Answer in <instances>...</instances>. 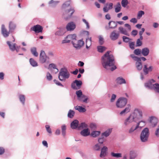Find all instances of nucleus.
<instances>
[{"label": "nucleus", "instance_id": "f257e3e1", "mask_svg": "<svg viewBox=\"0 0 159 159\" xmlns=\"http://www.w3.org/2000/svg\"><path fill=\"white\" fill-rule=\"evenodd\" d=\"M107 52L102 57V66L107 70H110L113 71L116 68L114 65V59L113 55L109 54Z\"/></svg>", "mask_w": 159, "mask_h": 159}, {"label": "nucleus", "instance_id": "f03ea898", "mask_svg": "<svg viewBox=\"0 0 159 159\" xmlns=\"http://www.w3.org/2000/svg\"><path fill=\"white\" fill-rule=\"evenodd\" d=\"M70 76V73L66 68L64 67L61 69L58 75V78L60 81H65Z\"/></svg>", "mask_w": 159, "mask_h": 159}, {"label": "nucleus", "instance_id": "7ed1b4c3", "mask_svg": "<svg viewBox=\"0 0 159 159\" xmlns=\"http://www.w3.org/2000/svg\"><path fill=\"white\" fill-rule=\"evenodd\" d=\"M149 135V129L147 128L143 129L140 135L141 141L143 142L147 141Z\"/></svg>", "mask_w": 159, "mask_h": 159}, {"label": "nucleus", "instance_id": "20e7f679", "mask_svg": "<svg viewBox=\"0 0 159 159\" xmlns=\"http://www.w3.org/2000/svg\"><path fill=\"white\" fill-rule=\"evenodd\" d=\"M75 93L77 96V100L81 102L87 103L88 98L85 95L83 94L82 91L80 90L77 91Z\"/></svg>", "mask_w": 159, "mask_h": 159}, {"label": "nucleus", "instance_id": "39448f33", "mask_svg": "<svg viewBox=\"0 0 159 159\" xmlns=\"http://www.w3.org/2000/svg\"><path fill=\"white\" fill-rule=\"evenodd\" d=\"M130 57L136 61L135 63L136 67L138 70H141L143 68V65L141 62L140 58L135 56L134 54H131Z\"/></svg>", "mask_w": 159, "mask_h": 159}, {"label": "nucleus", "instance_id": "423d86ee", "mask_svg": "<svg viewBox=\"0 0 159 159\" xmlns=\"http://www.w3.org/2000/svg\"><path fill=\"white\" fill-rule=\"evenodd\" d=\"M124 26L127 28V30L122 27L120 26L118 28L119 30L121 33L129 36V34L128 32L130 31L131 30V26L129 24L127 23L125 24Z\"/></svg>", "mask_w": 159, "mask_h": 159}, {"label": "nucleus", "instance_id": "0eeeda50", "mask_svg": "<svg viewBox=\"0 0 159 159\" xmlns=\"http://www.w3.org/2000/svg\"><path fill=\"white\" fill-rule=\"evenodd\" d=\"M127 99L124 98H120L116 102V105L118 108H122L126 104Z\"/></svg>", "mask_w": 159, "mask_h": 159}, {"label": "nucleus", "instance_id": "6e6552de", "mask_svg": "<svg viewBox=\"0 0 159 159\" xmlns=\"http://www.w3.org/2000/svg\"><path fill=\"white\" fill-rule=\"evenodd\" d=\"M136 118V115L135 113H131L129 116L126 118L124 121V125L127 126L130 123L134 121Z\"/></svg>", "mask_w": 159, "mask_h": 159}, {"label": "nucleus", "instance_id": "1a4fd4ad", "mask_svg": "<svg viewBox=\"0 0 159 159\" xmlns=\"http://www.w3.org/2000/svg\"><path fill=\"white\" fill-rule=\"evenodd\" d=\"M72 43L74 47L77 49H80L84 44L82 40L77 41L76 39L74 41H72Z\"/></svg>", "mask_w": 159, "mask_h": 159}, {"label": "nucleus", "instance_id": "9d476101", "mask_svg": "<svg viewBox=\"0 0 159 159\" xmlns=\"http://www.w3.org/2000/svg\"><path fill=\"white\" fill-rule=\"evenodd\" d=\"M82 84V83L81 81L75 80L71 83V87L74 90L79 89L81 88Z\"/></svg>", "mask_w": 159, "mask_h": 159}, {"label": "nucleus", "instance_id": "9b49d317", "mask_svg": "<svg viewBox=\"0 0 159 159\" xmlns=\"http://www.w3.org/2000/svg\"><path fill=\"white\" fill-rule=\"evenodd\" d=\"M76 36L75 34H69L67 35L65 39L62 41V43H69L72 40V41H74L76 39Z\"/></svg>", "mask_w": 159, "mask_h": 159}, {"label": "nucleus", "instance_id": "f8f14e48", "mask_svg": "<svg viewBox=\"0 0 159 159\" xmlns=\"http://www.w3.org/2000/svg\"><path fill=\"white\" fill-rule=\"evenodd\" d=\"M47 58L48 59L49 57L46 56L44 51H41L39 56V61L42 64L46 62Z\"/></svg>", "mask_w": 159, "mask_h": 159}, {"label": "nucleus", "instance_id": "ddd939ff", "mask_svg": "<svg viewBox=\"0 0 159 159\" xmlns=\"http://www.w3.org/2000/svg\"><path fill=\"white\" fill-rule=\"evenodd\" d=\"M75 11V10L74 8H71L69 9L66 10L64 13L63 15L64 16H67L66 19H67L71 17Z\"/></svg>", "mask_w": 159, "mask_h": 159}, {"label": "nucleus", "instance_id": "4468645a", "mask_svg": "<svg viewBox=\"0 0 159 159\" xmlns=\"http://www.w3.org/2000/svg\"><path fill=\"white\" fill-rule=\"evenodd\" d=\"M30 30L32 31H34L36 33H39L42 32L43 28L40 25H37L32 27Z\"/></svg>", "mask_w": 159, "mask_h": 159}, {"label": "nucleus", "instance_id": "2eb2a0df", "mask_svg": "<svg viewBox=\"0 0 159 159\" xmlns=\"http://www.w3.org/2000/svg\"><path fill=\"white\" fill-rule=\"evenodd\" d=\"M155 81L153 79H151L144 83L145 87L150 89H152L154 86V84L152 83H155Z\"/></svg>", "mask_w": 159, "mask_h": 159}, {"label": "nucleus", "instance_id": "dca6fc26", "mask_svg": "<svg viewBox=\"0 0 159 159\" xmlns=\"http://www.w3.org/2000/svg\"><path fill=\"white\" fill-rule=\"evenodd\" d=\"M120 34L117 32L116 30H114L110 34V37L113 41H115L118 39L119 37Z\"/></svg>", "mask_w": 159, "mask_h": 159}, {"label": "nucleus", "instance_id": "f3484780", "mask_svg": "<svg viewBox=\"0 0 159 159\" xmlns=\"http://www.w3.org/2000/svg\"><path fill=\"white\" fill-rule=\"evenodd\" d=\"M143 123V126H144L145 125V121L142 120L140 121L138 123L136 126L134 127V126H133L129 130V134H131L134 130H136L139 127V125H140V123Z\"/></svg>", "mask_w": 159, "mask_h": 159}, {"label": "nucleus", "instance_id": "a211bd4d", "mask_svg": "<svg viewBox=\"0 0 159 159\" xmlns=\"http://www.w3.org/2000/svg\"><path fill=\"white\" fill-rule=\"evenodd\" d=\"M76 25L73 22H71L68 23L66 27V29L67 31L73 30L75 28Z\"/></svg>", "mask_w": 159, "mask_h": 159}, {"label": "nucleus", "instance_id": "6ab92c4d", "mask_svg": "<svg viewBox=\"0 0 159 159\" xmlns=\"http://www.w3.org/2000/svg\"><path fill=\"white\" fill-rule=\"evenodd\" d=\"M1 32L3 37L6 38L8 37L10 32L9 31L8 32L5 28L4 25H2L1 27Z\"/></svg>", "mask_w": 159, "mask_h": 159}, {"label": "nucleus", "instance_id": "aec40b11", "mask_svg": "<svg viewBox=\"0 0 159 159\" xmlns=\"http://www.w3.org/2000/svg\"><path fill=\"white\" fill-rule=\"evenodd\" d=\"M116 84L119 85L125 84L126 83L125 80L121 76L117 77L116 80Z\"/></svg>", "mask_w": 159, "mask_h": 159}, {"label": "nucleus", "instance_id": "412c9836", "mask_svg": "<svg viewBox=\"0 0 159 159\" xmlns=\"http://www.w3.org/2000/svg\"><path fill=\"white\" fill-rule=\"evenodd\" d=\"M107 148L106 146H103L101 149L100 157L103 158L105 157L107 154Z\"/></svg>", "mask_w": 159, "mask_h": 159}, {"label": "nucleus", "instance_id": "4be33fe9", "mask_svg": "<svg viewBox=\"0 0 159 159\" xmlns=\"http://www.w3.org/2000/svg\"><path fill=\"white\" fill-rule=\"evenodd\" d=\"M9 48L12 51H14L16 49V44L15 43H13L10 41H7V42Z\"/></svg>", "mask_w": 159, "mask_h": 159}, {"label": "nucleus", "instance_id": "5701e85b", "mask_svg": "<svg viewBox=\"0 0 159 159\" xmlns=\"http://www.w3.org/2000/svg\"><path fill=\"white\" fill-rule=\"evenodd\" d=\"M58 29L59 30L56 32L55 34V35L58 36L63 35L65 32V28L60 27Z\"/></svg>", "mask_w": 159, "mask_h": 159}, {"label": "nucleus", "instance_id": "b1692460", "mask_svg": "<svg viewBox=\"0 0 159 159\" xmlns=\"http://www.w3.org/2000/svg\"><path fill=\"white\" fill-rule=\"evenodd\" d=\"M113 4L112 3H107L106 6L103 8V11L105 12H107L109 10H111L113 8Z\"/></svg>", "mask_w": 159, "mask_h": 159}, {"label": "nucleus", "instance_id": "393cba45", "mask_svg": "<svg viewBox=\"0 0 159 159\" xmlns=\"http://www.w3.org/2000/svg\"><path fill=\"white\" fill-rule=\"evenodd\" d=\"M152 66H150L149 67H148L147 65H144L143 70L144 74L147 75L149 71H152Z\"/></svg>", "mask_w": 159, "mask_h": 159}, {"label": "nucleus", "instance_id": "a878e982", "mask_svg": "<svg viewBox=\"0 0 159 159\" xmlns=\"http://www.w3.org/2000/svg\"><path fill=\"white\" fill-rule=\"evenodd\" d=\"M157 119L155 117L151 116L150 117V122L153 127L157 125Z\"/></svg>", "mask_w": 159, "mask_h": 159}, {"label": "nucleus", "instance_id": "bb28decb", "mask_svg": "<svg viewBox=\"0 0 159 159\" xmlns=\"http://www.w3.org/2000/svg\"><path fill=\"white\" fill-rule=\"evenodd\" d=\"M131 110V106L129 105H128L125 108L121 111L120 114V115L125 114L129 112Z\"/></svg>", "mask_w": 159, "mask_h": 159}, {"label": "nucleus", "instance_id": "cd10ccee", "mask_svg": "<svg viewBox=\"0 0 159 159\" xmlns=\"http://www.w3.org/2000/svg\"><path fill=\"white\" fill-rule=\"evenodd\" d=\"M79 121L77 120H74L70 124V127L73 129H76L78 126Z\"/></svg>", "mask_w": 159, "mask_h": 159}, {"label": "nucleus", "instance_id": "c85d7f7f", "mask_svg": "<svg viewBox=\"0 0 159 159\" xmlns=\"http://www.w3.org/2000/svg\"><path fill=\"white\" fill-rule=\"evenodd\" d=\"M149 50L148 48H143L141 50V54L144 56H147L149 53Z\"/></svg>", "mask_w": 159, "mask_h": 159}, {"label": "nucleus", "instance_id": "c756f323", "mask_svg": "<svg viewBox=\"0 0 159 159\" xmlns=\"http://www.w3.org/2000/svg\"><path fill=\"white\" fill-rule=\"evenodd\" d=\"M117 25V23L115 21H110L108 23V25L110 29H114L116 27Z\"/></svg>", "mask_w": 159, "mask_h": 159}, {"label": "nucleus", "instance_id": "7c9ffc66", "mask_svg": "<svg viewBox=\"0 0 159 159\" xmlns=\"http://www.w3.org/2000/svg\"><path fill=\"white\" fill-rule=\"evenodd\" d=\"M81 135L83 136H87L90 135V133L88 129H84L80 132Z\"/></svg>", "mask_w": 159, "mask_h": 159}, {"label": "nucleus", "instance_id": "2f4dec72", "mask_svg": "<svg viewBox=\"0 0 159 159\" xmlns=\"http://www.w3.org/2000/svg\"><path fill=\"white\" fill-rule=\"evenodd\" d=\"M112 131V129L110 128L109 129L107 130H106L102 134V137L105 136L106 137H107L111 133V132Z\"/></svg>", "mask_w": 159, "mask_h": 159}, {"label": "nucleus", "instance_id": "473e14b6", "mask_svg": "<svg viewBox=\"0 0 159 159\" xmlns=\"http://www.w3.org/2000/svg\"><path fill=\"white\" fill-rule=\"evenodd\" d=\"M115 11L116 13H118L121 11V7L120 2H117L114 7Z\"/></svg>", "mask_w": 159, "mask_h": 159}, {"label": "nucleus", "instance_id": "72a5a7b5", "mask_svg": "<svg viewBox=\"0 0 159 159\" xmlns=\"http://www.w3.org/2000/svg\"><path fill=\"white\" fill-rule=\"evenodd\" d=\"M16 27V25L15 23L11 21L10 22L9 24V32H12Z\"/></svg>", "mask_w": 159, "mask_h": 159}, {"label": "nucleus", "instance_id": "f704fd0d", "mask_svg": "<svg viewBox=\"0 0 159 159\" xmlns=\"http://www.w3.org/2000/svg\"><path fill=\"white\" fill-rule=\"evenodd\" d=\"M75 109L78 111L80 112H84L86 111V109L85 108L83 107L82 106H76L74 107Z\"/></svg>", "mask_w": 159, "mask_h": 159}, {"label": "nucleus", "instance_id": "c9c22d12", "mask_svg": "<svg viewBox=\"0 0 159 159\" xmlns=\"http://www.w3.org/2000/svg\"><path fill=\"white\" fill-rule=\"evenodd\" d=\"M59 2V1H55L53 0H51L49 2L48 4L49 6L52 7H56Z\"/></svg>", "mask_w": 159, "mask_h": 159}, {"label": "nucleus", "instance_id": "e433bc0d", "mask_svg": "<svg viewBox=\"0 0 159 159\" xmlns=\"http://www.w3.org/2000/svg\"><path fill=\"white\" fill-rule=\"evenodd\" d=\"M100 131H94L91 133L90 135L92 137L95 138L98 136L100 134Z\"/></svg>", "mask_w": 159, "mask_h": 159}, {"label": "nucleus", "instance_id": "4c0bfd02", "mask_svg": "<svg viewBox=\"0 0 159 159\" xmlns=\"http://www.w3.org/2000/svg\"><path fill=\"white\" fill-rule=\"evenodd\" d=\"M29 61L30 65L33 67H36L38 66V63L33 58H30Z\"/></svg>", "mask_w": 159, "mask_h": 159}, {"label": "nucleus", "instance_id": "58836bf2", "mask_svg": "<svg viewBox=\"0 0 159 159\" xmlns=\"http://www.w3.org/2000/svg\"><path fill=\"white\" fill-rule=\"evenodd\" d=\"M19 100L23 105H24L25 101V96L23 95L20 94L19 96Z\"/></svg>", "mask_w": 159, "mask_h": 159}, {"label": "nucleus", "instance_id": "ea45409f", "mask_svg": "<svg viewBox=\"0 0 159 159\" xmlns=\"http://www.w3.org/2000/svg\"><path fill=\"white\" fill-rule=\"evenodd\" d=\"M30 51L32 54L35 57H37L38 56V53L37 52L36 48L35 47H33L31 48Z\"/></svg>", "mask_w": 159, "mask_h": 159}, {"label": "nucleus", "instance_id": "a19ab883", "mask_svg": "<svg viewBox=\"0 0 159 159\" xmlns=\"http://www.w3.org/2000/svg\"><path fill=\"white\" fill-rule=\"evenodd\" d=\"M91 38H88L86 39V48L87 49H88L89 47L91 46Z\"/></svg>", "mask_w": 159, "mask_h": 159}, {"label": "nucleus", "instance_id": "79ce46f5", "mask_svg": "<svg viewBox=\"0 0 159 159\" xmlns=\"http://www.w3.org/2000/svg\"><path fill=\"white\" fill-rule=\"evenodd\" d=\"M133 113H135L136 115V118L137 117V114L138 113L139 116L140 118H142V111L140 110L136 109H135Z\"/></svg>", "mask_w": 159, "mask_h": 159}, {"label": "nucleus", "instance_id": "37998d69", "mask_svg": "<svg viewBox=\"0 0 159 159\" xmlns=\"http://www.w3.org/2000/svg\"><path fill=\"white\" fill-rule=\"evenodd\" d=\"M75 114V112L74 111L70 110L68 111L67 116L69 118H72L74 117Z\"/></svg>", "mask_w": 159, "mask_h": 159}, {"label": "nucleus", "instance_id": "c03bdc74", "mask_svg": "<svg viewBox=\"0 0 159 159\" xmlns=\"http://www.w3.org/2000/svg\"><path fill=\"white\" fill-rule=\"evenodd\" d=\"M98 51L100 52H102L106 49V48L103 46H98L97 47Z\"/></svg>", "mask_w": 159, "mask_h": 159}, {"label": "nucleus", "instance_id": "a18cd8bd", "mask_svg": "<svg viewBox=\"0 0 159 159\" xmlns=\"http://www.w3.org/2000/svg\"><path fill=\"white\" fill-rule=\"evenodd\" d=\"M152 89L155 92L159 93V84L157 83L154 84Z\"/></svg>", "mask_w": 159, "mask_h": 159}, {"label": "nucleus", "instance_id": "49530a36", "mask_svg": "<svg viewBox=\"0 0 159 159\" xmlns=\"http://www.w3.org/2000/svg\"><path fill=\"white\" fill-rule=\"evenodd\" d=\"M130 159H134L137 156L136 153L133 151H131L130 152Z\"/></svg>", "mask_w": 159, "mask_h": 159}, {"label": "nucleus", "instance_id": "de8ad7c7", "mask_svg": "<svg viewBox=\"0 0 159 159\" xmlns=\"http://www.w3.org/2000/svg\"><path fill=\"white\" fill-rule=\"evenodd\" d=\"M111 155L114 157L116 158H120L122 157V154L120 153H115L114 152H111Z\"/></svg>", "mask_w": 159, "mask_h": 159}, {"label": "nucleus", "instance_id": "09e8293b", "mask_svg": "<svg viewBox=\"0 0 159 159\" xmlns=\"http://www.w3.org/2000/svg\"><path fill=\"white\" fill-rule=\"evenodd\" d=\"M56 66L53 63L50 64L48 66V69L50 70L52 72H53V70L56 67Z\"/></svg>", "mask_w": 159, "mask_h": 159}, {"label": "nucleus", "instance_id": "8fccbe9b", "mask_svg": "<svg viewBox=\"0 0 159 159\" xmlns=\"http://www.w3.org/2000/svg\"><path fill=\"white\" fill-rule=\"evenodd\" d=\"M70 4V1H67L65 2L64 3H63L62 5V8L63 9H66L67 7L69 6Z\"/></svg>", "mask_w": 159, "mask_h": 159}, {"label": "nucleus", "instance_id": "3c124183", "mask_svg": "<svg viewBox=\"0 0 159 159\" xmlns=\"http://www.w3.org/2000/svg\"><path fill=\"white\" fill-rule=\"evenodd\" d=\"M144 14V12L142 11H139L137 15V18L138 19H140L142 16Z\"/></svg>", "mask_w": 159, "mask_h": 159}, {"label": "nucleus", "instance_id": "603ef678", "mask_svg": "<svg viewBox=\"0 0 159 159\" xmlns=\"http://www.w3.org/2000/svg\"><path fill=\"white\" fill-rule=\"evenodd\" d=\"M122 6L125 7L128 3V0H122L121 2Z\"/></svg>", "mask_w": 159, "mask_h": 159}, {"label": "nucleus", "instance_id": "864d4df0", "mask_svg": "<svg viewBox=\"0 0 159 159\" xmlns=\"http://www.w3.org/2000/svg\"><path fill=\"white\" fill-rule=\"evenodd\" d=\"M87 127V125L84 122L81 123L79 126V129L84 128Z\"/></svg>", "mask_w": 159, "mask_h": 159}, {"label": "nucleus", "instance_id": "5fc2aeb1", "mask_svg": "<svg viewBox=\"0 0 159 159\" xmlns=\"http://www.w3.org/2000/svg\"><path fill=\"white\" fill-rule=\"evenodd\" d=\"M122 38L123 41L125 43H128V42H129V41L132 40V39L125 36H123Z\"/></svg>", "mask_w": 159, "mask_h": 159}, {"label": "nucleus", "instance_id": "6e6d98bb", "mask_svg": "<svg viewBox=\"0 0 159 159\" xmlns=\"http://www.w3.org/2000/svg\"><path fill=\"white\" fill-rule=\"evenodd\" d=\"M134 53L136 55H139L141 53V50L139 49H136L134 51Z\"/></svg>", "mask_w": 159, "mask_h": 159}, {"label": "nucleus", "instance_id": "4d7b16f0", "mask_svg": "<svg viewBox=\"0 0 159 159\" xmlns=\"http://www.w3.org/2000/svg\"><path fill=\"white\" fill-rule=\"evenodd\" d=\"M46 78L48 80L50 81L52 79V77L49 72H48L46 74Z\"/></svg>", "mask_w": 159, "mask_h": 159}, {"label": "nucleus", "instance_id": "13d9d810", "mask_svg": "<svg viewBox=\"0 0 159 159\" xmlns=\"http://www.w3.org/2000/svg\"><path fill=\"white\" fill-rule=\"evenodd\" d=\"M45 127L46 129V131L49 134H51L52 133V131L51 129L50 128V126L48 125H46L45 126Z\"/></svg>", "mask_w": 159, "mask_h": 159}, {"label": "nucleus", "instance_id": "bf43d9fd", "mask_svg": "<svg viewBox=\"0 0 159 159\" xmlns=\"http://www.w3.org/2000/svg\"><path fill=\"white\" fill-rule=\"evenodd\" d=\"M99 42V43L102 45L104 43V39L103 37L101 35H99L98 36Z\"/></svg>", "mask_w": 159, "mask_h": 159}, {"label": "nucleus", "instance_id": "052dcab7", "mask_svg": "<svg viewBox=\"0 0 159 159\" xmlns=\"http://www.w3.org/2000/svg\"><path fill=\"white\" fill-rule=\"evenodd\" d=\"M104 141V139L103 137H102L98 138V141L99 143L102 144Z\"/></svg>", "mask_w": 159, "mask_h": 159}, {"label": "nucleus", "instance_id": "680f3d73", "mask_svg": "<svg viewBox=\"0 0 159 159\" xmlns=\"http://www.w3.org/2000/svg\"><path fill=\"white\" fill-rule=\"evenodd\" d=\"M129 47L131 49H134V42H129Z\"/></svg>", "mask_w": 159, "mask_h": 159}, {"label": "nucleus", "instance_id": "e2e57ef3", "mask_svg": "<svg viewBox=\"0 0 159 159\" xmlns=\"http://www.w3.org/2000/svg\"><path fill=\"white\" fill-rule=\"evenodd\" d=\"M82 21L86 25L87 29H89L90 26L88 22L85 19H82Z\"/></svg>", "mask_w": 159, "mask_h": 159}, {"label": "nucleus", "instance_id": "0e129e2a", "mask_svg": "<svg viewBox=\"0 0 159 159\" xmlns=\"http://www.w3.org/2000/svg\"><path fill=\"white\" fill-rule=\"evenodd\" d=\"M142 44V42L139 39L137 40L136 41V46L139 47L141 46Z\"/></svg>", "mask_w": 159, "mask_h": 159}, {"label": "nucleus", "instance_id": "69168bd1", "mask_svg": "<svg viewBox=\"0 0 159 159\" xmlns=\"http://www.w3.org/2000/svg\"><path fill=\"white\" fill-rule=\"evenodd\" d=\"M94 148L96 151H99L100 149V146L98 144H96L94 146Z\"/></svg>", "mask_w": 159, "mask_h": 159}, {"label": "nucleus", "instance_id": "338daca9", "mask_svg": "<svg viewBox=\"0 0 159 159\" xmlns=\"http://www.w3.org/2000/svg\"><path fill=\"white\" fill-rule=\"evenodd\" d=\"M53 81L54 82V83L56 84L57 85L60 86L62 87L63 86V85L58 81L56 80H54Z\"/></svg>", "mask_w": 159, "mask_h": 159}, {"label": "nucleus", "instance_id": "774afa93", "mask_svg": "<svg viewBox=\"0 0 159 159\" xmlns=\"http://www.w3.org/2000/svg\"><path fill=\"white\" fill-rule=\"evenodd\" d=\"M116 96L115 94H112L111 97V98L110 99V101L111 102H113L115 100L116 98Z\"/></svg>", "mask_w": 159, "mask_h": 159}]
</instances>
